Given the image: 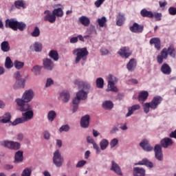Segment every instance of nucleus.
<instances>
[{
	"instance_id": "f257e3e1",
	"label": "nucleus",
	"mask_w": 176,
	"mask_h": 176,
	"mask_svg": "<svg viewBox=\"0 0 176 176\" xmlns=\"http://www.w3.org/2000/svg\"><path fill=\"white\" fill-rule=\"evenodd\" d=\"M19 110L21 112H25L22 113L23 118H16L13 122L12 126H17L20 123H24L31 120L34 118V111H32V105L31 104H25L23 106H19Z\"/></svg>"
},
{
	"instance_id": "f03ea898",
	"label": "nucleus",
	"mask_w": 176,
	"mask_h": 176,
	"mask_svg": "<svg viewBox=\"0 0 176 176\" xmlns=\"http://www.w3.org/2000/svg\"><path fill=\"white\" fill-rule=\"evenodd\" d=\"M34 98V91L32 89L26 90L21 98H17L15 100V102L18 107H24V105H30L28 102L32 101Z\"/></svg>"
},
{
	"instance_id": "7ed1b4c3",
	"label": "nucleus",
	"mask_w": 176,
	"mask_h": 176,
	"mask_svg": "<svg viewBox=\"0 0 176 176\" xmlns=\"http://www.w3.org/2000/svg\"><path fill=\"white\" fill-rule=\"evenodd\" d=\"M6 28H11L13 31H23L25 30L27 25L23 22H19L14 19H7L5 24Z\"/></svg>"
},
{
	"instance_id": "20e7f679",
	"label": "nucleus",
	"mask_w": 176,
	"mask_h": 176,
	"mask_svg": "<svg viewBox=\"0 0 176 176\" xmlns=\"http://www.w3.org/2000/svg\"><path fill=\"white\" fill-rule=\"evenodd\" d=\"M72 53L74 56H76V64H79L81 60L86 61V60H87V56H89V51L87 47L76 48L73 50Z\"/></svg>"
},
{
	"instance_id": "39448f33",
	"label": "nucleus",
	"mask_w": 176,
	"mask_h": 176,
	"mask_svg": "<svg viewBox=\"0 0 176 176\" xmlns=\"http://www.w3.org/2000/svg\"><path fill=\"white\" fill-rule=\"evenodd\" d=\"M162 101H163V98L162 96H155L151 102H146L144 104V112L145 113H149V109H157V107L162 104Z\"/></svg>"
},
{
	"instance_id": "423d86ee",
	"label": "nucleus",
	"mask_w": 176,
	"mask_h": 176,
	"mask_svg": "<svg viewBox=\"0 0 176 176\" xmlns=\"http://www.w3.org/2000/svg\"><path fill=\"white\" fill-rule=\"evenodd\" d=\"M0 145L4 146V148H8V149H13L14 151H19L21 147L20 143L9 140L0 142Z\"/></svg>"
},
{
	"instance_id": "0eeeda50",
	"label": "nucleus",
	"mask_w": 176,
	"mask_h": 176,
	"mask_svg": "<svg viewBox=\"0 0 176 176\" xmlns=\"http://www.w3.org/2000/svg\"><path fill=\"white\" fill-rule=\"evenodd\" d=\"M87 94H89V91H84L83 89H81L77 92L76 97L73 99V104L78 105L80 102V100H86L87 98Z\"/></svg>"
},
{
	"instance_id": "6e6552de",
	"label": "nucleus",
	"mask_w": 176,
	"mask_h": 176,
	"mask_svg": "<svg viewBox=\"0 0 176 176\" xmlns=\"http://www.w3.org/2000/svg\"><path fill=\"white\" fill-rule=\"evenodd\" d=\"M118 54H119L122 58H129V57L133 54V51H131L129 47H122L118 52Z\"/></svg>"
},
{
	"instance_id": "1a4fd4ad",
	"label": "nucleus",
	"mask_w": 176,
	"mask_h": 176,
	"mask_svg": "<svg viewBox=\"0 0 176 176\" xmlns=\"http://www.w3.org/2000/svg\"><path fill=\"white\" fill-rule=\"evenodd\" d=\"M129 30L135 34H141L144 31V25L133 23V25L129 27Z\"/></svg>"
},
{
	"instance_id": "9d476101",
	"label": "nucleus",
	"mask_w": 176,
	"mask_h": 176,
	"mask_svg": "<svg viewBox=\"0 0 176 176\" xmlns=\"http://www.w3.org/2000/svg\"><path fill=\"white\" fill-rule=\"evenodd\" d=\"M44 14H45L44 16V21H49V23H51V24L56 22V17L54 14H52L50 10H45L44 12Z\"/></svg>"
},
{
	"instance_id": "9b49d317",
	"label": "nucleus",
	"mask_w": 176,
	"mask_h": 176,
	"mask_svg": "<svg viewBox=\"0 0 176 176\" xmlns=\"http://www.w3.org/2000/svg\"><path fill=\"white\" fill-rule=\"evenodd\" d=\"M43 65L44 69L47 71H52L54 68V63L52 61V59L47 58L43 60Z\"/></svg>"
},
{
	"instance_id": "f8f14e48",
	"label": "nucleus",
	"mask_w": 176,
	"mask_h": 176,
	"mask_svg": "<svg viewBox=\"0 0 176 176\" xmlns=\"http://www.w3.org/2000/svg\"><path fill=\"white\" fill-rule=\"evenodd\" d=\"M140 146H141L142 149L146 151V152H151V151H153V147L151 146L149 141H148L146 139H144L140 142Z\"/></svg>"
},
{
	"instance_id": "ddd939ff",
	"label": "nucleus",
	"mask_w": 176,
	"mask_h": 176,
	"mask_svg": "<svg viewBox=\"0 0 176 176\" xmlns=\"http://www.w3.org/2000/svg\"><path fill=\"white\" fill-rule=\"evenodd\" d=\"M74 85L76 86H78V87H79V89H83V90H90V84H89L88 82H83L82 80H76L74 81Z\"/></svg>"
},
{
	"instance_id": "4468645a",
	"label": "nucleus",
	"mask_w": 176,
	"mask_h": 176,
	"mask_svg": "<svg viewBox=\"0 0 176 176\" xmlns=\"http://www.w3.org/2000/svg\"><path fill=\"white\" fill-rule=\"evenodd\" d=\"M163 50H165V52L167 54V57L170 56V57H172V58H175L176 50L174 45H170L168 48L164 47Z\"/></svg>"
},
{
	"instance_id": "2eb2a0df",
	"label": "nucleus",
	"mask_w": 176,
	"mask_h": 176,
	"mask_svg": "<svg viewBox=\"0 0 176 176\" xmlns=\"http://www.w3.org/2000/svg\"><path fill=\"white\" fill-rule=\"evenodd\" d=\"M160 144L162 148H167L169 146H173L174 141H173V139L170 138H164V139L161 140Z\"/></svg>"
},
{
	"instance_id": "dca6fc26",
	"label": "nucleus",
	"mask_w": 176,
	"mask_h": 176,
	"mask_svg": "<svg viewBox=\"0 0 176 176\" xmlns=\"http://www.w3.org/2000/svg\"><path fill=\"white\" fill-rule=\"evenodd\" d=\"M89 124H90V116L85 115L80 120V126L83 129H87Z\"/></svg>"
},
{
	"instance_id": "f3484780",
	"label": "nucleus",
	"mask_w": 176,
	"mask_h": 176,
	"mask_svg": "<svg viewBox=\"0 0 176 176\" xmlns=\"http://www.w3.org/2000/svg\"><path fill=\"white\" fill-rule=\"evenodd\" d=\"M150 45H154L157 50H160V49H162V42L160 41V38L157 37L151 38Z\"/></svg>"
},
{
	"instance_id": "a211bd4d",
	"label": "nucleus",
	"mask_w": 176,
	"mask_h": 176,
	"mask_svg": "<svg viewBox=\"0 0 176 176\" xmlns=\"http://www.w3.org/2000/svg\"><path fill=\"white\" fill-rule=\"evenodd\" d=\"M148 97H149V93L146 91H141L138 95V101L140 104H144L146 100H148Z\"/></svg>"
},
{
	"instance_id": "6ab92c4d",
	"label": "nucleus",
	"mask_w": 176,
	"mask_h": 176,
	"mask_svg": "<svg viewBox=\"0 0 176 176\" xmlns=\"http://www.w3.org/2000/svg\"><path fill=\"white\" fill-rule=\"evenodd\" d=\"M135 166H146V167H148L149 168H153V163L146 158H144L142 160L135 164Z\"/></svg>"
},
{
	"instance_id": "aec40b11",
	"label": "nucleus",
	"mask_w": 176,
	"mask_h": 176,
	"mask_svg": "<svg viewBox=\"0 0 176 176\" xmlns=\"http://www.w3.org/2000/svg\"><path fill=\"white\" fill-rule=\"evenodd\" d=\"M166 58H168V57L166 53V50H162L160 54L157 56V61L158 64H163V60H166Z\"/></svg>"
},
{
	"instance_id": "412c9836",
	"label": "nucleus",
	"mask_w": 176,
	"mask_h": 176,
	"mask_svg": "<svg viewBox=\"0 0 176 176\" xmlns=\"http://www.w3.org/2000/svg\"><path fill=\"white\" fill-rule=\"evenodd\" d=\"M53 162L56 167H61V166H63V160L60 155H54Z\"/></svg>"
},
{
	"instance_id": "4be33fe9",
	"label": "nucleus",
	"mask_w": 176,
	"mask_h": 176,
	"mask_svg": "<svg viewBox=\"0 0 176 176\" xmlns=\"http://www.w3.org/2000/svg\"><path fill=\"white\" fill-rule=\"evenodd\" d=\"M25 87V79L20 78V80H17L14 85V89H24Z\"/></svg>"
},
{
	"instance_id": "5701e85b",
	"label": "nucleus",
	"mask_w": 176,
	"mask_h": 176,
	"mask_svg": "<svg viewBox=\"0 0 176 176\" xmlns=\"http://www.w3.org/2000/svg\"><path fill=\"white\" fill-rule=\"evenodd\" d=\"M141 108L140 104H134L132 107L128 108V113L126 114V118H129V116H131L135 112V111H138Z\"/></svg>"
},
{
	"instance_id": "b1692460",
	"label": "nucleus",
	"mask_w": 176,
	"mask_h": 176,
	"mask_svg": "<svg viewBox=\"0 0 176 176\" xmlns=\"http://www.w3.org/2000/svg\"><path fill=\"white\" fill-rule=\"evenodd\" d=\"M161 72H162L164 75H170V74H171V67L168 64L164 63L161 67Z\"/></svg>"
},
{
	"instance_id": "393cba45",
	"label": "nucleus",
	"mask_w": 176,
	"mask_h": 176,
	"mask_svg": "<svg viewBox=\"0 0 176 176\" xmlns=\"http://www.w3.org/2000/svg\"><path fill=\"white\" fill-rule=\"evenodd\" d=\"M111 170L114 171L118 175H122V170H120V166L118 164L115 163V161L111 162Z\"/></svg>"
},
{
	"instance_id": "a878e982",
	"label": "nucleus",
	"mask_w": 176,
	"mask_h": 176,
	"mask_svg": "<svg viewBox=\"0 0 176 176\" xmlns=\"http://www.w3.org/2000/svg\"><path fill=\"white\" fill-rule=\"evenodd\" d=\"M71 96H69V92H68V91H63L60 94V98L63 102H68Z\"/></svg>"
},
{
	"instance_id": "bb28decb",
	"label": "nucleus",
	"mask_w": 176,
	"mask_h": 176,
	"mask_svg": "<svg viewBox=\"0 0 176 176\" xmlns=\"http://www.w3.org/2000/svg\"><path fill=\"white\" fill-rule=\"evenodd\" d=\"M136 67H137V62H135V59L134 58L131 59L126 65V68L128 71H130V72L134 71Z\"/></svg>"
},
{
	"instance_id": "cd10ccee",
	"label": "nucleus",
	"mask_w": 176,
	"mask_h": 176,
	"mask_svg": "<svg viewBox=\"0 0 176 176\" xmlns=\"http://www.w3.org/2000/svg\"><path fill=\"white\" fill-rule=\"evenodd\" d=\"M134 176H145V169L140 167L133 168Z\"/></svg>"
},
{
	"instance_id": "c85d7f7f",
	"label": "nucleus",
	"mask_w": 176,
	"mask_h": 176,
	"mask_svg": "<svg viewBox=\"0 0 176 176\" xmlns=\"http://www.w3.org/2000/svg\"><path fill=\"white\" fill-rule=\"evenodd\" d=\"M142 17H148V19H153V12L152 11H148L146 9H142L140 11Z\"/></svg>"
},
{
	"instance_id": "c756f323",
	"label": "nucleus",
	"mask_w": 176,
	"mask_h": 176,
	"mask_svg": "<svg viewBox=\"0 0 176 176\" xmlns=\"http://www.w3.org/2000/svg\"><path fill=\"white\" fill-rule=\"evenodd\" d=\"M79 21L85 27H89V25H90V19L86 16H81L79 18Z\"/></svg>"
},
{
	"instance_id": "7c9ffc66",
	"label": "nucleus",
	"mask_w": 176,
	"mask_h": 176,
	"mask_svg": "<svg viewBox=\"0 0 176 176\" xmlns=\"http://www.w3.org/2000/svg\"><path fill=\"white\" fill-rule=\"evenodd\" d=\"M125 20L126 18H124V15L119 13L116 19V25H118V27H122V25L124 24Z\"/></svg>"
},
{
	"instance_id": "2f4dec72",
	"label": "nucleus",
	"mask_w": 176,
	"mask_h": 176,
	"mask_svg": "<svg viewBox=\"0 0 176 176\" xmlns=\"http://www.w3.org/2000/svg\"><path fill=\"white\" fill-rule=\"evenodd\" d=\"M52 14H54L55 17H63V16H64V11L63 10V8H58L54 9L52 11Z\"/></svg>"
},
{
	"instance_id": "473e14b6",
	"label": "nucleus",
	"mask_w": 176,
	"mask_h": 176,
	"mask_svg": "<svg viewBox=\"0 0 176 176\" xmlns=\"http://www.w3.org/2000/svg\"><path fill=\"white\" fill-rule=\"evenodd\" d=\"M107 91H114L116 93L118 91V88L115 86V82L112 81H108L107 89H106Z\"/></svg>"
},
{
	"instance_id": "72a5a7b5",
	"label": "nucleus",
	"mask_w": 176,
	"mask_h": 176,
	"mask_svg": "<svg viewBox=\"0 0 176 176\" xmlns=\"http://www.w3.org/2000/svg\"><path fill=\"white\" fill-rule=\"evenodd\" d=\"M1 49L2 52H8L10 50V45H9V41H3L1 44Z\"/></svg>"
},
{
	"instance_id": "f704fd0d",
	"label": "nucleus",
	"mask_w": 176,
	"mask_h": 176,
	"mask_svg": "<svg viewBox=\"0 0 176 176\" xmlns=\"http://www.w3.org/2000/svg\"><path fill=\"white\" fill-rule=\"evenodd\" d=\"M49 56L52 58L54 61H58L59 56L58 52L56 50H51L49 53Z\"/></svg>"
},
{
	"instance_id": "c9c22d12",
	"label": "nucleus",
	"mask_w": 176,
	"mask_h": 176,
	"mask_svg": "<svg viewBox=\"0 0 176 176\" xmlns=\"http://www.w3.org/2000/svg\"><path fill=\"white\" fill-rule=\"evenodd\" d=\"M57 117V113H56V111L51 110L47 113V119L49 122H54L55 118Z\"/></svg>"
},
{
	"instance_id": "e433bc0d",
	"label": "nucleus",
	"mask_w": 176,
	"mask_h": 176,
	"mask_svg": "<svg viewBox=\"0 0 176 176\" xmlns=\"http://www.w3.org/2000/svg\"><path fill=\"white\" fill-rule=\"evenodd\" d=\"M104 109H112L113 108V102L111 100H106L102 103Z\"/></svg>"
},
{
	"instance_id": "4c0bfd02",
	"label": "nucleus",
	"mask_w": 176,
	"mask_h": 176,
	"mask_svg": "<svg viewBox=\"0 0 176 176\" xmlns=\"http://www.w3.org/2000/svg\"><path fill=\"white\" fill-rule=\"evenodd\" d=\"M42 70V66L40 65H34L33 67V68L31 69L32 72H33V74L37 76V75H40L41 74V71Z\"/></svg>"
},
{
	"instance_id": "58836bf2",
	"label": "nucleus",
	"mask_w": 176,
	"mask_h": 176,
	"mask_svg": "<svg viewBox=\"0 0 176 176\" xmlns=\"http://www.w3.org/2000/svg\"><path fill=\"white\" fill-rule=\"evenodd\" d=\"M13 62L12 61V59H10V57L7 56L6 58L5 62V67L7 68V69H10V68H13Z\"/></svg>"
},
{
	"instance_id": "ea45409f",
	"label": "nucleus",
	"mask_w": 176,
	"mask_h": 176,
	"mask_svg": "<svg viewBox=\"0 0 176 176\" xmlns=\"http://www.w3.org/2000/svg\"><path fill=\"white\" fill-rule=\"evenodd\" d=\"M109 145V142H108V140L107 139H102L100 142V146L102 151H105V148H108Z\"/></svg>"
},
{
	"instance_id": "a19ab883",
	"label": "nucleus",
	"mask_w": 176,
	"mask_h": 176,
	"mask_svg": "<svg viewBox=\"0 0 176 176\" xmlns=\"http://www.w3.org/2000/svg\"><path fill=\"white\" fill-rule=\"evenodd\" d=\"M12 118V116L10 113H6L3 115V119L1 120V123H9L10 122V119Z\"/></svg>"
},
{
	"instance_id": "79ce46f5",
	"label": "nucleus",
	"mask_w": 176,
	"mask_h": 176,
	"mask_svg": "<svg viewBox=\"0 0 176 176\" xmlns=\"http://www.w3.org/2000/svg\"><path fill=\"white\" fill-rule=\"evenodd\" d=\"M96 87L98 89H104V79L102 78H98L96 79Z\"/></svg>"
},
{
	"instance_id": "37998d69",
	"label": "nucleus",
	"mask_w": 176,
	"mask_h": 176,
	"mask_svg": "<svg viewBox=\"0 0 176 176\" xmlns=\"http://www.w3.org/2000/svg\"><path fill=\"white\" fill-rule=\"evenodd\" d=\"M107 18L105 16H102L100 19H98V23L99 24V26L101 28L105 27L107 25Z\"/></svg>"
},
{
	"instance_id": "c03bdc74",
	"label": "nucleus",
	"mask_w": 176,
	"mask_h": 176,
	"mask_svg": "<svg viewBox=\"0 0 176 176\" xmlns=\"http://www.w3.org/2000/svg\"><path fill=\"white\" fill-rule=\"evenodd\" d=\"M14 6L16 9H21V8H24V1L17 0L14 1Z\"/></svg>"
},
{
	"instance_id": "a18cd8bd",
	"label": "nucleus",
	"mask_w": 176,
	"mask_h": 176,
	"mask_svg": "<svg viewBox=\"0 0 176 176\" xmlns=\"http://www.w3.org/2000/svg\"><path fill=\"white\" fill-rule=\"evenodd\" d=\"M155 155H162V145L156 144L154 147Z\"/></svg>"
},
{
	"instance_id": "49530a36",
	"label": "nucleus",
	"mask_w": 176,
	"mask_h": 176,
	"mask_svg": "<svg viewBox=\"0 0 176 176\" xmlns=\"http://www.w3.org/2000/svg\"><path fill=\"white\" fill-rule=\"evenodd\" d=\"M14 65L16 69H21L24 67V62H20L19 60H15L14 62Z\"/></svg>"
},
{
	"instance_id": "de8ad7c7",
	"label": "nucleus",
	"mask_w": 176,
	"mask_h": 176,
	"mask_svg": "<svg viewBox=\"0 0 176 176\" xmlns=\"http://www.w3.org/2000/svg\"><path fill=\"white\" fill-rule=\"evenodd\" d=\"M31 35L34 38H37V36H39L41 35V30H39V28L35 27L33 32L31 33Z\"/></svg>"
},
{
	"instance_id": "09e8293b",
	"label": "nucleus",
	"mask_w": 176,
	"mask_h": 176,
	"mask_svg": "<svg viewBox=\"0 0 176 176\" xmlns=\"http://www.w3.org/2000/svg\"><path fill=\"white\" fill-rule=\"evenodd\" d=\"M32 173V170H31V168H26L23 170L21 176H31Z\"/></svg>"
},
{
	"instance_id": "8fccbe9b",
	"label": "nucleus",
	"mask_w": 176,
	"mask_h": 176,
	"mask_svg": "<svg viewBox=\"0 0 176 176\" xmlns=\"http://www.w3.org/2000/svg\"><path fill=\"white\" fill-rule=\"evenodd\" d=\"M34 50L36 52H42V44L39 42H36L34 45Z\"/></svg>"
},
{
	"instance_id": "3c124183",
	"label": "nucleus",
	"mask_w": 176,
	"mask_h": 176,
	"mask_svg": "<svg viewBox=\"0 0 176 176\" xmlns=\"http://www.w3.org/2000/svg\"><path fill=\"white\" fill-rule=\"evenodd\" d=\"M23 155H15L14 162L15 163H20V162H23Z\"/></svg>"
},
{
	"instance_id": "603ef678",
	"label": "nucleus",
	"mask_w": 176,
	"mask_h": 176,
	"mask_svg": "<svg viewBox=\"0 0 176 176\" xmlns=\"http://www.w3.org/2000/svg\"><path fill=\"white\" fill-rule=\"evenodd\" d=\"M162 14L159 12H154L153 17H155L156 21H160L162 20Z\"/></svg>"
},
{
	"instance_id": "864d4df0",
	"label": "nucleus",
	"mask_w": 176,
	"mask_h": 176,
	"mask_svg": "<svg viewBox=\"0 0 176 176\" xmlns=\"http://www.w3.org/2000/svg\"><path fill=\"white\" fill-rule=\"evenodd\" d=\"M169 14L170 16H175L176 14V8L175 7H170L168 10Z\"/></svg>"
},
{
	"instance_id": "5fc2aeb1",
	"label": "nucleus",
	"mask_w": 176,
	"mask_h": 176,
	"mask_svg": "<svg viewBox=\"0 0 176 176\" xmlns=\"http://www.w3.org/2000/svg\"><path fill=\"white\" fill-rule=\"evenodd\" d=\"M118 142H119V140H118V139L116 138L113 139L110 142L111 148H115V146L118 145Z\"/></svg>"
},
{
	"instance_id": "6e6d98bb",
	"label": "nucleus",
	"mask_w": 176,
	"mask_h": 176,
	"mask_svg": "<svg viewBox=\"0 0 176 176\" xmlns=\"http://www.w3.org/2000/svg\"><path fill=\"white\" fill-rule=\"evenodd\" d=\"M107 78L109 79L108 82H118V78H116V77L113 76L112 74H109Z\"/></svg>"
},
{
	"instance_id": "4d7b16f0",
	"label": "nucleus",
	"mask_w": 176,
	"mask_h": 176,
	"mask_svg": "<svg viewBox=\"0 0 176 176\" xmlns=\"http://www.w3.org/2000/svg\"><path fill=\"white\" fill-rule=\"evenodd\" d=\"M69 131V126L68 125H63L60 129V133H63V131Z\"/></svg>"
},
{
	"instance_id": "13d9d810",
	"label": "nucleus",
	"mask_w": 176,
	"mask_h": 176,
	"mask_svg": "<svg viewBox=\"0 0 176 176\" xmlns=\"http://www.w3.org/2000/svg\"><path fill=\"white\" fill-rule=\"evenodd\" d=\"M104 2H105V0H97L95 2V6H96V8H100L101 6V5H102V3H104Z\"/></svg>"
},
{
	"instance_id": "bf43d9fd",
	"label": "nucleus",
	"mask_w": 176,
	"mask_h": 176,
	"mask_svg": "<svg viewBox=\"0 0 176 176\" xmlns=\"http://www.w3.org/2000/svg\"><path fill=\"white\" fill-rule=\"evenodd\" d=\"M86 164V161L85 160H81V161H79L78 162V164H76V167L77 168H79V167H83V166Z\"/></svg>"
},
{
	"instance_id": "052dcab7",
	"label": "nucleus",
	"mask_w": 176,
	"mask_h": 176,
	"mask_svg": "<svg viewBox=\"0 0 176 176\" xmlns=\"http://www.w3.org/2000/svg\"><path fill=\"white\" fill-rule=\"evenodd\" d=\"M45 140H50V133L48 131H45L43 133Z\"/></svg>"
},
{
	"instance_id": "680f3d73",
	"label": "nucleus",
	"mask_w": 176,
	"mask_h": 176,
	"mask_svg": "<svg viewBox=\"0 0 176 176\" xmlns=\"http://www.w3.org/2000/svg\"><path fill=\"white\" fill-rule=\"evenodd\" d=\"M100 52L102 53V56H106V54H108V53H109V51L105 48H102L100 50Z\"/></svg>"
},
{
	"instance_id": "e2e57ef3",
	"label": "nucleus",
	"mask_w": 176,
	"mask_h": 176,
	"mask_svg": "<svg viewBox=\"0 0 176 176\" xmlns=\"http://www.w3.org/2000/svg\"><path fill=\"white\" fill-rule=\"evenodd\" d=\"M23 138H24V135H23V133H19L16 135L17 141H23Z\"/></svg>"
},
{
	"instance_id": "0e129e2a",
	"label": "nucleus",
	"mask_w": 176,
	"mask_h": 176,
	"mask_svg": "<svg viewBox=\"0 0 176 176\" xmlns=\"http://www.w3.org/2000/svg\"><path fill=\"white\" fill-rule=\"evenodd\" d=\"M52 85H53V80H52V78H48L47 80L46 87H49L50 86H52Z\"/></svg>"
},
{
	"instance_id": "69168bd1",
	"label": "nucleus",
	"mask_w": 176,
	"mask_h": 176,
	"mask_svg": "<svg viewBox=\"0 0 176 176\" xmlns=\"http://www.w3.org/2000/svg\"><path fill=\"white\" fill-rule=\"evenodd\" d=\"M159 5L160 8H164L167 6V1H159Z\"/></svg>"
},
{
	"instance_id": "338daca9",
	"label": "nucleus",
	"mask_w": 176,
	"mask_h": 176,
	"mask_svg": "<svg viewBox=\"0 0 176 176\" xmlns=\"http://www.w3.org/2000/svg\"><path fill=\"white\" fill-rule=\"evenodd\" d=\"M14 78L16 80H20V78H21L20 72H16V73H14Z\"/></svg>"
},
{
	"instance_id": "774afa93",
	"label": "nucleus",
	"mask_w": 176,
	"mask_h": 176,
	"mask_svg": "<svg viewBox=\"0 0 176 176\" xmlns=\"http://www.w3.org/2000/svg\"><path fill=\"white\" fill-rule=\"evenodd\" d=\"M70 43H78V37H72L70 38Z\"/></svg>"
}]
</instances>
